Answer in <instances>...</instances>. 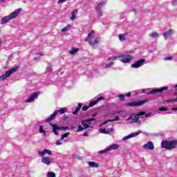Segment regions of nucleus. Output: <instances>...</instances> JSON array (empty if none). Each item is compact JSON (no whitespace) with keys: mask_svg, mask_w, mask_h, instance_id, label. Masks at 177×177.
<instances>
[{"mask_svg":"<svg viewBox=\"0 0 177 177\" xmlns=\"http://www.w3.org/2000/svg\"><path fill=\"white\" fill-rule=\"evenodd\" d=\"M21 8H18L15 10L12 14H10L8 16L3 17L1 19V24H6V23H9L10 20H12V19H16L17 17L21 13Z\"/></svg>","mask_w":177,"mask_h":177,"instance_id":"nucleus-1","label":"nucleus"},{"mask_svg":"<svg viewBox=\"0 0 177 177\" xmlns=\"http://www.w3.org/2000/svg\"><path fill=\"white\" fill-rule=\"evenodd\" d=\"M85 41H88V44L95 48L96 45H99V42H100V38L95 37V32L91 31L88 33V37L85 39Z\"/></svg>","mask_w":177,"mask_h":177,"instance_id":"nucleus-2","label":"nucleus"},{"mask_svg":"<svg viewBox=\"0 0 177 177\" xmlns=\"http://www.w3.org/2000/svg\"><path fill=\"white\" fill-rule=\"evenodd\" d=\"M161 146L166 150H174L177 147V140H164L161 142Z\"/></svg>","mask_w":177,"mask_h":177,"instance_id":"nucleus-3","label":"nucleus"},{"mask_svg":"<svg viewBox=\"0 0 177 177\" xmlns=\"http://www.w3.org/2000/svg\"><path fill=\"white\" fill-rule=\"evenodd\" d=\"M145 111H141L140 113H138V114H136V115H130L128 119L127 120V121H131L130 122L131 124H133V123H138V122H140V117H142V115H145Z\"/></svg>","mask_w":177,"mask_h":177,"instance_id":"nucleus-4","label":"nucleus"},{"mask_svg":"<svg viewBox=\"0 0 177 177\" xmlns=\"http://www.w3.org/2000/svg\"><path fill=\"white\" fill-rule=\"evenodd\" d=\"M67 111V109L66 108H61L59 110H57L53 112V114H51L50 116L48 117L47 119H46V122H50V121L53 120L54 118L57 115V114H64V113Z\"/></svg>","mask_w":177,"mask_h":177,"instance_id":"nucleus-5","label":"nucleus"},{"mask_svg":"<svg viewBox=\"0 0 177 177\" xmlns=\"http://www.w3.org/2000/svg\"><path fill=\"white\" fill-rule=\"evenodd\" d=\"M19 68H20L19 66H16L15 68H12L11 69L6 72L5 74L0 76V81H5L6 78H8V77H10L12 74H14V73H16V71H17Z\"/></svg>","mask_w":177,"mask_h":177,"instance_id":"nucleus-6","label":"nucleus"},{"mask_svg":"<svg viewBox=\"0 0 177 177\" xmlns=\"http://www.w3.org/2000/svg\"><path fill=\"white\" fill-rule=\"evenodd\" d=\"M49 125L52 127L53 133L57 136H59V131H67V129L69 128L68 126L59 127L57 124H54L53 123H49Z\"/></svg>","mask_w":177,"mask_h":177,"instance_id":"nucleus-7","label":"nucleus"},{"mask_svg":"<svg viewBox=\"0 0 177 177\" xmlns=\"http://www.w3.org/2000/svg\"><path fill=\"white\" fill-rule=\"evenodd\" d=\"M167 89H168V87L164 86L160 88H156V89L151 90L149 92H146V90H143L142 93H146L147 95H155V93H158V92L161 93V92H164V91H167Z\"/></svg>","mask_w":177,"mask_h":177,"instance_id":"nucleus-8","label":"nucleus"},{"mask_svg":"<svg viewBox=\"0 0 177 177\" xmlns=\"http://www.w3.org/2000/svg\"><path fill=\"white\" fill-rule=\"evenodd\" d=\"M107 1L104 0L101 1L95 8V12L98 15V17H102L103 16V12H102V8L106 5Z\"/></svg>","mask_w":177,"mask_h":177,"instance_id":"nucleus-9","label":"nucleus"},{"mask_svg":"<svg viewBox=\"0 0 177 177\" xmlns=\"http://www.w3.org/2000/svg\"><path fill=\"white\" fill-rule=\"evenodd\" d=\"M119 59L122 63H129L132 60V56L130 55H119Z\"/></svg>","mask_w":177,"mask_h":177,"instance_id":"nucleus-10","label":"nucleus"},{"mask_svg":"<svg viewBox=\"0 0 177 177\" xmlns=\"http://www.w3.org/2000/svg\"><path fill=\"white\" fill-rule=\"evenodd\" d=\"M145 62H146V59H140L135 62V63L131 64L132 68H139V67H142V66H144Z\"/></svg>","mask_w":177,"mask_h":177,"instance_id":"nucleus-11","label":"nucleus"},{"mask_svg":"<svg viewBox=\"0 0 177 177\" xmlns=\"http://www.w3.org/2000/svg\"><path fill=\"white\" fill-rule=\"evenodd\" d=\"M146 102H147L146 100L131 102L126 104V106H127L128 107H136L137 106H143V104H145Z\"/></svg>","mask_w":177,"mask_h":177,"instance_id":"nucleus-12","label":"nucleus"},{"mask_svg":"<svg viewBox=\"0 0 177 177\" xmlns=\"http://www.w3.org/2000/svg\"><path fill=\"white\" fill-rule=\"evenodd\" d=\"M38 96H39V93L35 92L33 93L29 98L26 100V103H32L35 99H38Z\"/></svg>","mask_w":177,"mask_h":177,"instance_id":"nucleus-13","label":"nucleus"},{"mask_svg":"<svg viewBox=\"0 0 177 177\" xmlns=\"http://www.w3.org/2000/svg\"><path fill=\"white\" fill-rule=\"evenodd\" d=\"M96 119L92 118L90 119H87L86 120H82V124L84 127V129H87V128H89V124H91V122H92V121H95Z\"/></svg>","mask_w":177,"mask_h":177,"instance_id":"nucleus-14","label":"nucleus"},{"mask_svg":"<svg viewBox=\"0 0 177 177\" xmlns=\"http://www.w3.org/2000/svg\"><path fill=\"white\" fill-rule=\"evenodd\" d=\"M143 148L145 149V150H154V144H153V142L149 141L147 144L143 145Z\"/></svg>","mask_w":177,"mask_h":177,"instance_id":"nucleus-15","label":"nucleus"},{"mask_svg":"<svg viewBox=\"0 0 177 177\" xmlns=\"http://www.w3.org/2000/svg\"><path fill=\"white\" fill-rule=\"evenodd\" d=\"M41 162L43 164H46V165H50L53 162V160L48 157H42L41 158Z\"/></svg>","mask_w":177,"mask_h":177,"instance_id":"nucleus-16","label":"nucleus"},{"mask_svg":"<svg viewBox=\"0 0 177 177\" xmlns=\"http://www.w3.org/2000/svg\"><path fill=\"white\" fill-rule=\"evenodd\" d=\"M104 100V97H100L96 100L90 102L88 107H93L95 104H97L100 100Z\"/></svg>","mask_w":177,"mask_h":177,"instance_id":"nucleus-17","label":"nucleus"},{"mask_svg":"<svg viewBox=\"0 0 177 177\" xmlns=\"http://www.w3.org/2000/svg\"><path fill=\"white\" fill-rule=\"evenodd\" d=\"M172 34H174V30L169 29L167 32L163 33V37L165 39H167L169 37H171Z\"/></svg>","mask_w":177,"mask_h":177,"instance_id":"nucleus-18","label":"nucleus"},{"mask_svg":"<svg viewBox=\"0 0 177 177\" xmlns=\"http://www.w3.org/2000/svg\"><path fill=\"white\" fill-rule=\"evenodd\" d=\"M114 121H120V117L115 116L114 119L107 120L102 123V125H106V124H109V122H114Z\"/></svg>","mask_w":177,"mask_h":177,"instance_id":"nucleus-19","label":"nucleus"},{"mask_svg":"<svg viewBox=\"0 0 177 177\" xmlns=\"http://www.w3.org/2000/svg\"><path fill=\"white\" fill-rule=\"evenodd\" d=\"M120 148V145L117 144H114L108 147L109 151H111V150H117V149Z\"/></svg>","mask_w":177,"mask_h":177,"instance_id":"nucleus-20","label":"nucleus"},{"mask_svg":"<svg viewBox=\"0 0 177 177\" xmlns=\"http://www.w3.org/2000/svg\"><path fill=\"white\" fill-rule=\"evenodd\" d=\"M78 14V10L76 9L72 12V16L71 20H75L77 19V15Z\"/></svg>","mask_w":177,"mask_h":177,"instance_id":"nucleus-21","label":"nucleus"},{"mask_svg":"<svg viewBox=\"0 0 177 177\" xmlns=\"http://www.w3.org/2000/svg\"><path fill=\"white\" fill-rule=\"evenodd\" d=\"M81 107H82V104L79 103L77 106L76 107L75 110L73 112V114H74L75 115L76 114H78V111H80V110H81Z\"/></svg>","mask_w":177,"mask_h":177,"instance_id":"nucleus-22","label":"nucleus"},{"mask_svg":"<svg viewBox=\"0 0 177 177\" xmlns=\"http://www.w3.org/2000/svg\"><path fill=\"white\" fill-rule=\"evenodd\" d=\"M88 165L91 168H97L99 167V164L96 163V162H88Z\"/></svg>","mask_w":177,"mask_h":177,"instance_id":"nucleus-23","label":"nucleus"},{"mask_svg":"<svg viewBox=\"0 0 177 177\" xmlns=\"http://www.w3.org/2000/svg\"><path fill=\"white\" fill-rule=\"evenodd\" d=\"M78 50H80V49L75 48V47H73L69 51L68 53H70V55H75V53H77V52H78Z\"/></svg>","mask_w":177,"mask_h":177,"instance_id":"nucleus-24","label":"nucleus"},{"mask_svg":"<svg viewBox=\"0 0 177 177\" xmlns=\"http://www.w3.org/2000/svg\"><path fill=\"white\" fill-rule=\"evenodd\" d=\"M39 131L40 133H43V136H46V131H45V129H44V126L43 125L39 126Z\"/></svg>","mask_w":177,"mask_h":177,"instance_id":"nucleus-25","label":"nucleus"},{"mask_svg":"<svg viewBox=\"0 0 177 177\" xmlns=\"http://www.w3.org/2000/svg\"><path fill=\"white\" fill-rule=\"evenodd\" d=\"M141 133H142L141 131H138L136 133H131L130 138H135V137L138 136V135H140Z\"/></svg>","mask_w":177,"mask_h":177,"instance_id":"nucleus-26","label":"nucleus"},{"mask_svg":"<svg viewBox=\"0 0 177 177\" xmlns=\"http://www.w3.org/2000/svg\"><path fill=\"white\" fill-rule=\"evenodd\" d=\"M149 37H151L152 38H158V37H160V35L157 32H152V33L149 34Z\"/></svg>","mask_w":177,"mask_h":177,"instance_id":"nucleus-27","label":"nucleus"},{"mask_svg":"<svg viewBox=\"0 0 177 177\" xmlns=\"http://www.w3.org/2000/svg\"><path fill=\"white\" fill-rule=\"evenodd\" d=\"M109 148H106L104 150H102V151H98V154H106V153H109Z\"/></svg>","mask_w":177,"mask_h":177,"instance_id":"nucleus-28","label":"nucleus"},{"mask_svg":"<svg viewBox=\"0 0 177 177\" xmlns=\"http://www.w3.org/2000/svg\"><path fill=\"white\" fill-rule=\"evenodd\" d=\"M47 177H56V174H55V172L53 171H48L47 173Z\"/></svg>","mask_w":177,"mask_h":177,"instance_id":"nucleus-29","label":"nucleus"},{"mask_svg":"<svg viewBox=\"0 0 177 177\" xmlns=\"http://www.w3.org/2000/svg\"><path fill=\"white\" fill-rule=\"evenodd\" d=\"M119 39H120V41H126V38H125V35H124V34H120V35H119Z\"/></svg>","mask_w":177,"mask_h":177,"instance_id":"nucleus-30","label":"nucleus"},{"mask_svg":"<svg viewBox=\"0 0 177 177\" xmlns=\"http://www.w3.org/2000/svg\"><path fill=\"white\" fill-rule=\"evenodd\" d=\"M68 135H70V132L65 133L64 135L62 136L60 140H64L65 138H68Z\"/></svg>","mask_w":177,"mask_h":177,"instance_id":"nucleus-31","label":"nucleus"},{"mask_svg":"<svg viewBox=\"0 0 177 177\" xmlns=\"http://www.w3.org/2000/svg\"><path fill=\"white\" fill-rule=\"evenodd\" d=\"M70 25H68L67 26L64 27L62 29V32H66V31H68L70 30Z\"/></svg>","mask_w":177,"mask_h":177,"instance_id":"nucleus-32","label":"nucleus"},{"mask_svg":"<svg viewBox=\"0 0 177 177\" xmlns=\"http://www.w3.org/2000/svg\"><path fill=\"white\" fill-rule=\"evenodd\" d=\"M39 156H40L41 157H44V156H45V154H46V150L44 149V151H39L38 152Z\"/></svg>","mask_w":177,"mask_h":177,"instance_id":"nucleus-33","label":"nucleus"},{"mask_svg":"<svg viewBox=\"0 0 177 177\" xmlns=\"http://www.w3.org/2000/svg\"><path fill=\"white\" fill-rule=\"evenodd\" d=\"M113 64L114 62H110L105 66L104 68H110V67H112Z\"/></svg>","mask_w":177,"mask_h":177,"instance_id":"nucleus-34","label":"nucleus"},{"mask_svg":"<svg viewBox=\"0 0 177 177\" xmlns=\"http://www.w3.org/2000/svg\"><path fill=\"white\" fill-rule=\"evenodd\" d=\"M117 59H120V55L118 56H113L109 58V60H117Z\"/></svg>","mask_w":177,"mask_h":177,"instance_id":"nucleus-35","label":"nucleus"},{"mask_svg":"<svg viewBox=\"0 0 177 177\" xmlns=\"http://www.w3.org/2000/svg\"><path fill=\"white\" fill-rule=\"evenodd\" d=\"M46 71H47V73H50V71H52V65L51 64H48V66L46 68Z\"/></svg>","mask_w":177,"mask_h":177,"instance_id":"nucleus-36","label":"nucleus"},{"mask_svg":"<svg viewBox=\"0 0 177 177\" xmlns=\"http://www.w3.org/2000/svg\"><path fill=\"white\" fill-rule=\"evenodd\" d=\"M106 134L111 133V132H114V129L113 128L106 129Z\"/></svg>","mask_w":177,"mask_h":177,"instance_id":"nucleus-37","label":"nucleus"},{"mask_svg":"<svg viewBox=\"0 0 177 177\" xmlns=\"http://www.w3.org/2000/svg\"><path fill=\"white\" fill-rule=\"evenodd\" d=\"M119 99L120 100H125V95L124 94L119 95Z\"/></svg>","mask_w":177,"mask_h":177,"instance_id":"nucleus-38","label":"nucleus"},{"mask_svg":"<svg viewBox=\"0 0 177 177\" xmlns=\"http://www.w3.org/2000/svg\"><path fill=\"white\" fill-rule=\"evenodd\" d=\"M84 129H85L84 127H82V126L79 125L77 127V132H81V131H84Z\"/></svg>","mask_w":177,"mask_h":177,"instance_id":"nucleus-39","label":"nucleus"},{"mask_svg":"<svg viewBox=\"0 0 177 177\" xmlns=\"http://www.w3.org/2000/svg\"><path fill=\"white\" fill-rule=\"evenodd\" d=\"M143 115H144V117L142 116V118H149L151 117V113H147V114H146V115L145 114Z\"/></svg>","mask_w":177,"mask_h":177,"instance_id":"nucleus-40","label":"nucleus"},{"mask_svg":"<svg viewBox=\"0 0 177 177\" xmlns=\"http://www.w3.org/2000/svg\"><path fill=\"white\" fill-rule=\"evenodd\" d=\"M46 150V154H48V156H52V151L49 149H45Z\"/></svg>","mask_w":177,"mask_h":177,"instance_id":"nucleus-41","label":"nucleus"},{"mask_svg":"<svg viewBox=\"0 0 177 177\" xmlns=\"http://www.w3.org/2000/svg\"><path fill=\"white\" fill-rule=\"evenodd\" d=\"M89 109V106H84L82 108V111H86V110H88Z\"/></svg>","mask_w":177,"mask_h":177,"instance_id":"nucleus-42","label":"nucleus"},{"mask_svg":"<svg viewBox=\"0 0 177 177\" xmlns=\"http://www.w3.org/2000/svg\"><path fill=\"white\" fill-rule=\"evenodd\" d=\"M167 110H168V109H167V107L159 108V111H167Z\"/></svg>","mask_w":177,"mask_h":177,"instance_id":"nucleus-43","label":"nucleus"},{"mask_svg":"<svg viewBox=\"0 0 177 177\" xmlns=\"http://www.w3.org/2000/svg\"><path fill=\"white\" fill-rule=\"evenodd\" d=\"M128 139H131V136L130 134L127 136H124L123 138H122V140H128Z\"/></svg>","mask_w":177,"mask_h":177,"instance_id":"nucleus-44","label":"nucleus"},{"mask_svg":"<svg viewBox=\"0 0 177 177\" xmlns=\"http://www.w3.org/2000/svg\"><path fill=\"white\" fill-rule=\"evenodd\" d=\"M167 102H177V97L176 98H171L169 100H167Z\"/></svg>","mask_w":177,"mask_h":177,"instance_id":"nucleus-45","label":"nucleus"},{"mask_svg":"<svg viewBox=\"0 0 177 177\" xmlns=\"http://www.w3.org/2000/svg\"><path fill=\"white\" fill-rule=\"evenodd\" d=\"M100 133H105V134H106V129H100Z\"/></svg>","mask_w":177,"mask_h":177,"instance_id":"nucleus-46","label":"nucleus"},{"mask_svg":"<svg viewBox=\"0 0 177 177\" xmlns=\"http://www.w3.org/2000/svg\"><path fill=\"white\" fill-rule=\"evenodd\" d=\"M173 57H165L164 58V60H167V61H169V60H172Z\"/></svg>","mask_w":177,"mask_h":177,"instance_id":"nucleus-47","label":"nucleus"},{"mask_svg":"<svg viewBox=\"0 0 177 177\" xmlns=\"http://www.w3.org/2000/svg\"><path fill=\"white\" fill-rule=\"evenodd\" d=\"M120 113H121V111L111 112V114H113V115H114V114H120Z\"/></svg>","mask_w":177,"mask_h":177,"instance_id":"nucleus-48","label":"nucleus"},{"mask_svg":"<svg viewBox=\"0 0 177 177\" xmlns=\"http://www.w3.org/2000/svg\"><path fill=\"white\" fill-rule=\"evenodd\" d=\"M56 145H57V146H60V145H62V142H60V140H57Z\"/></svg>","mask_w":177,"mask_h":177,"instance_id":"nucleus-49","label":"nucleus"},{"mask_svg":"<svg viewBox=\"0 0 177 177\" xmlns=\"http://www.w3.org/2000/svg\"><path fill=\"white\" fill-rule=\"evenodd\" d=\"M67 0H58L57 3H63V2H66Z\"/></svg>","mask_w":177,"mask_h":177,"instance_id":"nucleus-50","label":"nucleus"},{"mask_svg":"<svg viewBox=\"0 0 177 177\" xmlns=\"http://www.w3.org/2000/svg\"><path fill=\"white\" fill-rule=\"evenodd\" d=\"M37 55H39V56H44V52H39L37 53Z\"/></svg>","mask_w":177,"mask_h":177,"instance_id":"nucleus-51","label":"nucleus"},{"mask_svg":"<svg viewBox=\"0 0 177 177\" xmlns=\"http://www.w3.org/2000/svg\"><path fill=\"white\" fill-rule=\"evenodd\" d=\"M131 92H129V93H127L125 94V96H127V97H131Z\"/></svg>","mask_w":177,"mask_h":177,"instance_id":"nucleus-52","label":"nucleus"},{"mask_svg":"<svg viewBox=\"0 0 177 177\" xmlns=\"http://www.w3.org/2000/svg\"><path fill=\"white\" fill-rule=\"evenodd\" d=\"M83 136H88V132L84 133Z\"/></svg>","mask_w":177,"mask_h":177,"instance_id":"nucleus-53","label":"nucleus"},{"mask_svg":"<svg viewBox=\"0 0 177 177\" xmlns=\"http://www.w3.org/2000/svg\"><path fill=\"white\" fill-rule=\"evenodd\" d=\"M136 95H139V91H135Z\"/></svg>","mask_w":177,"mask_h":177,"instance_id":"nucleus-54","label":"nucleus"},{"mask_svg":"<svg viewBox=\"0 0 177 177\" xmlns=\"http://www.w3.org/2000/svg\"><path fill=\"white\" fill-rule=\"evenodd\" d=\"M171 110H173L174 111H177V108H173Z\"/></svg>","mask_w":177,"mask_h":177,"instance_id":"nucleus-55","label":"nucleus"},{"mask_svg":"<svg viewBox=\"0 0 177 177\" xmlns=\"http://www.w3.org/2000/svg\"><path fill=\"white\" fill-rule=\"evenodd\" d=\"M133 12H135L136 13V8H133Z\"/></svg>","mask_w":177,"mask_h":177,"instance_id":"nucleus-56","label":"nucleus"},{"mask_svg":"<svg viewBox=\"0 0 177 177\" xmlns=\"http://www.w3.org/2000/svg\"><path fill=\"white\" fill-rule=\"evenodd\" d=\"M2 44V39L0 37V45Z\"/></svg>","mask_w":177,"mask_h":177,"instance_id":"nucleus-57","label":"nucleus"},{"mask_svg":"<svg viewBox=\"0 0 177 177\" xmlns=\"http://www.w3.org/2000/svg\"><path fill=\"white\" fill-rule=\"evenodd\" d=\"M6 0H1V2H5Z\"/></svg>","mask_w":177,"mask_h":177,"instance_id":"nucleus-58","label":"nucleus"}]
</instances>
